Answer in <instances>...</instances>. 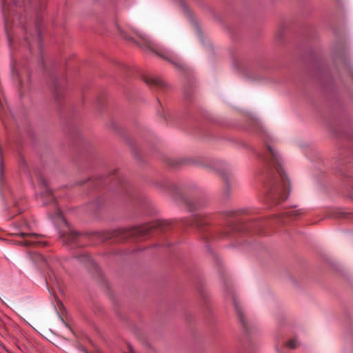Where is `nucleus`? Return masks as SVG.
I'll return each mask as SVG.
<instances>
[{
    "label": "nucleus",
    "mask_w": 353,
    "mask_h": 353,
    "mask_svg": "<svg viewBox=\"0 0 353 353\" xmlns=\"http://www.w3.org/2000/svg\"><path fill=\"white\" fill-rule=\"evenodd\" d=\"M300 343L296 339H292L288 340L286 343L285 346L290 349H296L299 347Z\"/></svg>",
    "instance_id": "423d86ee"
},
{
    "label": "nucleus",
    "mask_w": 353,
    "mask_h": 353,
    "mask_svg": "<svg viewBox=\"0 0 353 353\" xmlns=\"http://www.w3.org/2000/svg\"><path fill=\"white\" fill-rule=\"evenodd\" d=\"M52 219H63V217H62V214H61V212L60 211L59 209H57L55 212H54V215H52Z\"/></svg>",
    "instance_id": "9d476101"
},
{
    "label": "nucleus",
    "mask_w": 353,
    "mask_h": 353,
    "mask_svg": "<svg viewBox=\"0 0 353 353\" xmlns=\"http://www.w3.org/2000/svg\"><path fill=\"white\" fill-rule=\"evenodd\" d=\"M145 81L148 86L165 87L168 85L165 81L157 77H150Z\"/></svg>",
    "instance_id": "7ed1b4c3"
},
{
    "label": "nucleus",
    "mask_w": 353,
    "mask_h": 353,
    "mask_svg": "<svg viewBox=\"0 0 353 353\" xmlns=\"http://www.w3.org/2000/svg\"><path fill=\"white\" fill-rule=\"evenodd\" d=\"M63 324L65 325V326H68V324H66V323L64 321H63Z\"/></svg>",
    "instance_id": "dca6fc26"
},
{
    "label": "nucleus",
    "mask_w": 353,
    "mask_h": 353,
    "mask_svg": "<svg viewBox=\"0 0 353 353\" xmlns=\"http://www.w3.org/2000/svg\"><path fill=\"white\" fill-rule=\"evenodd\" d=\"M233 303L234 305L236 308V311L238 314L239 318L241 322V323L245 326L246 325V321L244 319V312L243 310V308L241 305L237 302L236 299L235 298H233Z\"/></svg>",
    "instance_id": "39448f33"
},
{
    "label": "nucleus",
    "mask_w": 353,
    "mask_h": 353,
    "mask_svg": "<svg viewBox=\"0 0 353 353\" xmlns=\"http://www.w3.org/2000/svg\"><path fill=\"white\" fill-rule=\"evenodd\" d=\"M128 347H129L130 350L132 352H133V350H132V346H131V345H129V346H128Z\"/></svg>",
    "instance_id": "4468645a"
},
{
    "label": "nucleus",
    "mask_w": 353,
    "mask_h": 353,
    "mask_svg": "<svg viewBox=\"0 0 353 353\" xmlns=\"http://www.w3.org/2000/svg\"><path fill=\"white\" fill-rule=\"evenodd\" d=\"M35 243H37V242L32 241V240H29V239H25L24 241L23 242V245H28L33 244Z\"/></svg>",
    "instance_id": "9b49d317"
},
{
    "label": "nucleus",
    "mask_w": 353,
    "mask_h": 353,
    "mask_svg": "<svg viewBox=\"0 0 353 353\" xmlns=\"http://www.w3.org/2000/svg\"><path fill=\"white\" fill-rule=\"evenodd\" d=\"M77 236V234L74 232H71L69 234L65 235L63 236V241L65 243H68L69 241H72Z\"/></svg>",
    "instance_id": "0eeeda50"
},
{
    "label": "nucleus",
    "mask_w": 353,
    "mask_h": 353,
    "mask_svg": "<svg viewBox=\"0 0 353 353\" xmlns=\"http://www.w3.org/2000/svg\"><path fill=\"white\" fill-rule=\"evenodd\" d=\"M278 172L280 175L281 181L278 182L272 190V196L274 200L279 199L285 200L288 198L289 194L290 182L285 172L281 167Z\"/></svg>",
    "instance_id": "f257e3e1"
},
{
    "label": "nucleus",
    "mask_w": 353,
    "mask_h": 353,
    "mask_svg": "<svg viewBox=\"0 0 353 353\" xmlns=\"http://www.w3.org/2000/svg\"><path fill=\"white\" fill-rule=\"evenodd\" d=\"M194 221H195V224H196V225L197 227H199V220H198V219H194Z\"/></svg>",
    "instance_id": "ddd939ff"
},
{
    "label": "nucleus",
    "mask_w": 353,
    "mask_h": 353,
    "mask_svg": "<svg viewBox=\"0 0 353 353\" xmlns=\"http://www.w3.org/2000/svg\"><path fill=\"white\" fill-rule=\"evenodd\" d=\"M226 187H227V189L229 188V183L227 182V184H226Z\"/></svg>",
    "instance_id": "2eb2a0df"
},
{
    "label": "nucleus",
    "mask_w": 353,
    "mask_h": 353,
    "mask_svg": "<svg viewBox=\"0 0 353 353\" xmlns=\"http://www.w3.org/2000/svg\"><path fill=\"white\" fill-rule=\"evenodd\" d=\"M63 324L65 325V326H68V324H66V323L64 321H63Z\"/></svg>",
    "instance_id": "a211bd4d"
},
{
    "label": "nucleus",
    "mask_w": 353,
    "mask_h": 353,
    "mask_svg": "<svg viewBox=\"0 0 353 353\" xmlns=\"http://www.w3.org/2000/svg\"><path fill=\"white\" fill-rule=\"evenodd\" d=\"M135 32L141 40V43L139 44L141 47L151 50L156 49L154 42L145 32L139 30H136Z\"/></svg>",
    "instance_id": "f03ea898"
},
{
    "label": "nucleus",
    "mask_w": 353,
    "mask_h": 353,
    "mask_svg": "<svg viewBox=\"0 0 353 353\" xmlns=\"http://www.w3.org/2000/svg\"><path fill=\"white\" fill-rule=\"evenodd\" d=\"M301 214V211L300 210H293L290 212H285L287 216H297Z\"/></svg>",
    "instance_id": "6e6552de"
},
{
    "label": "nucleus",
    "mask_w": 353,
    "mask_h": 353,
    "mask_svg": "<svg viewBox=\"0 0 353 353\" xmlns=\"http://www.w3.org/2000/svg\"><path fill=\"white\" fill-rule=\"evenodd\" d=\"M63 324L65 325V326H68V324H66V323L64 321H63Z\"/></svg>",
    "instance_id": "f3484780"
},
{
    "label": "nucleus",
    "mask_w": 353,
    "mask_h": 353,
    "mask_svg": "<svg viewBox=\"0 0 353 353\" xmlns=\"http://www.w3.org/2000/svg\"><path fill=\"white\" fill-rule=\"evenodd\" d=\"M258 125H259L261 132L264 134L265 136H266L268 138H271V134L268 130L261 124V123H258Z\"/></svg>",
    "instance_id": "1a4fd4ad"
},
{
    "label": "nucleus",
    "mask_w": 353,
    "mask_h": 353,
    "mask_svg": "<svg viewBox=\"0 0 353 353\" xmlns=\"http://www.w3.org/2000/svg\"><path fill=\"white\" fill-rule=\"evenodd\" d=\"M23 236H26V237H28V238H31L33 236V235L32 234H23Z\"/></svg>",
    "instance_id": "f8f14e48"
},
{
    "label": "nucleus",
    "mask_w": 353,
    "mask_h": 353,
    "mask_svg": "<svg viewBox=\"0 0 353 353\" xmlns=\"http://www.w3.org/2000/svg\"><path fill=\"white\" fill-rule=\"evenodd\" d=\"M268 150L270 154L272 157V158L275 160L278 165L281 166L282 157L280 153L272 145H268Z\"/></svg>",
    "instance_id": "20e7f679"
}]
</instances>
